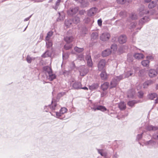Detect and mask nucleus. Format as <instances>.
Here are the masks:
<instances>
[{
  "label": "nucleus",
  "mask_w": 158,
  "mask_h": 158,
  "mask_svg": "<svg viewBox=\"0 0 158 158\" xmlns=\"http://www.w3.org/2000/svg\"><path fill=\"white\" fill-rule=\"evenodd\" d=\"M72 22L73 21L71 19H66L65 21V24L66 27H69Z\"/></svg>",
  "instance_id": "obj_29"
},
{
  "label": "nucleus",
  "mask_w": 158,
  "mask_h": 158,
  "mask_svg": "<svg viewBox=\"0 0 158 158\" xmlns=\"http://www.w3.org/2000/svg\"><path fill=\"white\" fill-rule=\"evenodd\" d=\"M33 59L29 55L27 56L26 58V60L28 63H30Z\"/></svg>",
  "instance_id": "obj_44"
},
{
  "label": "nucleus",
  "mask_w": 158,
  "mask_h": 158,
  "mask_svg": "<svg viewBox=\"0 0 158 158\" xmlns=\"http://www.w3.org/2000/svg\"><path fill=\"white\" fill-rule=\"evenodd\" d=\"M157 5L156 1H153L150 2L148 4V7L149 8H152L155 7Z\"/></svg>",
  "instance_id": "obj_28"
},
{
  "label": "nucleus",
  "mask_w": 158,
  "mask_h": 158,
  "mask_svg": "<svg viewBox=\"0 0 158 158\" xmlns=\"http://www.w3.org/2000/svg\"><path fill=\"white\" fill-rule=\"evenodd\" d=\"M61 1V0H57L55 5L52 6V8L55 10H57L60 5Z\"/></svg>",
  "instance_id": "obj_23"
},
{
  "label": "nucleus",
  "mask_w": 158,
  "mask_h": 158,
  "mask_svg": "<svg viewBox=\"0 0 158 158\" xmlns=\"http://www.w3.org/2000/svg\"><path fill=\"white\" fill-rule=\"evenodd\" d=\"M101 78L102 80H105L107 78V75L105 72H102L100 74Z\"/></svg>",
  "instance_id": "obj_34"
},
{
  "label": "nucleus",
  "mask_w": 158,
  "mask_h": 158,
  "mask_svg": "<svg viewBox=\"0 0 158 158\" xmlns=\"http://www.w3.org/2000/svg\"><path fill=\"white\" fill-rule=\"evenodd\" d=\"M98 87V85L97 84H94L90 86L89 89H93L96 88Z\"/></svg>",
  "instance_id": "obj_50"
},
{
  "label": "nucleus",
  "mask_w": 158,
  "mask_h": 158,
  "mask_svg": "<svg viewBox=\"0 0 158 158\" xmlns=\"http://www.w3.org/2000/svg\"><path fill=\"white\" fill-rule=\"evenodd\" d=\"M74 50L77 52L80 53L83 51L84 49L83 48H79L77 47H76L74 48Z\"/></svg>",
  "instance_id": "obj_38"
},
{
  "label": "nucleus",
  "mask_w": 158,
  "mask_h": 158,
  "mask_svg": "<svg viewBox=\"0 0 158 158\" xmlns=\"http://www.w3.org/2000/svg\"><path fill=\"white\" fill-rule=\"evenodd\" d=\"M118 106L120 110H122L126 108V104L124 102H121L118 104Z\"/></svg>",
  "instance_id": "obj_24"
},
{
  "label": "nucleus",
  "mask_w": 158,
  "mask_h": 158,
  "mask_svg": "<svg viewBox=\"0 0 158 158\" xmlns=\"http://www.w3.org/2000/svg\"><path fill=\"white\" fill-rule=\"evenodd\" d=\"M126 14V12L124 11H122L120 12L119 14L121 15H124Z\"/></svg>",
  "instance_id": "obj_61"
},
{
  "label": "nucleus",
  "mask_w": 158,
  "mask_h": 158,
  "mask_svg": "<svg viewBox=\"0 0 158 158\" xmlns=\"http://www.w3.org/2000/svg\"><path fill=\"white\" fill-rule=\"evenodd\" d=\"M71 67L72 68V69H73V68H74L75 67V63H74V62H72L71 64V65H70Z\"/></svg>",
  "instance_id": "obj_59"
},
{
  "label": "nucleus",
  "mask_w": 158,
  "mask_h": 158,
  "mask_svg": "<svg viewBox=\"0 0 158 158\" xmlns=\"http://www.w3.org/2000/svg\"><path fill=\"white\" fill-rule=\"evenodd\" d=\"M145 128L149 131H155L158 130V127L149 125L146 126Z\"/></svg>",
  "instance_id": "obj_6"
},
{
  "label": "nucleus",
  "mask_w": 158,
  "mask_h": 158,
  "mask_svg": "<svg viewBox=\"0 0 158 158\" xmlns=\"http://www.w3.org/2000/svg\"><path fill=\"white\" fill-rule=\"evenodd\" d=\"M127 38L125 35L119 36L118 39V41L120 44L125 43L127 41Z\"/></svg>",
  "instance_id": "obj_9"
},
{
  "label": "nucleus",
  "mask_w": 158,
  "mask_h": 158,
  "mask_svg": "<svg viewBox=\"0 0 158 158\" xmlns=\"http://www.w3.org/2000/svg\"><path fill=\"white\" fill-rule=\"evenodd\" d=\"M72 45L71 44H66L64 46V48L66 50L70 49L72 47Z\"/></svg>",
  "instance_id": "obj_45"
},
{
  "label": "nucleus",
  "mask_w": 158,
  "mask_h": 158,
  "mask_svg": "<svg viewBox=\"0 0 158 158\" xmlns=\"http://www.w3.org/2000/svg\"><path fill=\"white\" fill-rule=\"evenodd\" d=\"M118 155L117 154V153H115L113 155V158H118Z\"/></svg>",
  "instance_id": "obj_64"
},
{
  "label": "nucleus",
  "mask_w": 158,
  "mask_h": 158,
  "mask_svg": "<svg viewBox=\"0 0 158 158\" xmlns=\"http://www.w3.org/2000/svg\"><path fill=\"white\" fill-rule=\"evenodd\" d=\"M111 48L114 51H115L117 50V46L116 44H113L111 45Z\"/></svg>",
  "instance_id": "obj_47"
},
{
  "label": "nucleus",
  "mask_w": 158,
  "mask_h": 158,
  "mask_svg": "<svg viewBox=\"0 0 158 158\" xmlns=\"http://www.w3.org/2000/svg\"><path fill=\"white\" fill-rule=\"evenodd\" d=\"M157 74V72L154 69H151L149 71V75L151 77H153L156 76Z\"/></svg>",
  "instance_id": "obj_15"
},
{
  "label": "nucleus",
  "mask_w": 158,
  "mask_h": 158,
  "mask_svg": "<svg viewBox=\"0 0 158 158\" xmlns=\"http://www.w3.org/2000/svg\"><path fill=\"white\" fill-rule=\"evenodd\" d=\"M145 70L144 69H142L140 70L139 72V76L142 77L144 75Z\"/></svg>",
  "instance_id": "obj_41"
},
{
  "label": "nucleus",
  "mask_w": 158,
  "mask_h": 158,
  "mask_svg": "<svg viewBox=\"0 0 158 158\" xmlns=\"http://www.w3.org/2000/svg\"><path fill=\"white\" fill-rule=\"evenodd\" d=\"M133 74V71H132L131 70L127 71L125 74V75L124 76L125 77H128L130 76Z\"/></svg>",
  "instance_id": "obj_35"
},
{
  "label": "nucleus",
  "mask_w": 158,
  "mask_h": 158,
  "mask_svg": "<svg viewBox=\"0 0 158 158\" xmlns=\"http://www.w3.org/2000/svg\"><path fill=\"white\" fill-rule=\"evenodd\" d=\"M98 153L105 158H109L110 156L108 155L107 152L103 149H97Z\"/></svg>",
  "instance_id": "obj_2"
},
{
  "label": "nucleus",
  "mask_w": 158,
  "mask_h": 158,
  "mask_svg": "<svg viewBox=\"0 0 158 158\" xmlns=\"http://www.w3.org/2000/svg\"><path fill=\"white\" fill-rule=\"evenodd\" d=\"M47 107H49L50 109L52 110H56L57 108V104L56 102H52V104L50 106H44V109L46 112L48 111L46 108Z\"/></svg>",
  "instance_id": "obj_8"
},
{
  "label": "nucleus",
  "mask_w": 158,
  "mask_h": 158,
  "mask_svg": "<svg viewBox=\"0 0 158 158\" xmlns=\"http://www.w3.org/2000/svg\"><path fill=\"white\" fill-rule=\"evenodd\" d=\"M117 1L118 3L123 4L125 2L126 0H117Z\"/></svg>",
  "instance_id": "obj_51"
},
{
  "label": "nucleus",
  "mask_w": 158,
  "mask_h": 158,
  "mask_svg": "<svg viewBox=\"0 0 158 158\" xmlns=\"http://www.w3.org/2000/svg\"><path fill=\"white\" fill-rule=\"evenodd\" d=\"M138 103V102L135 100L129 101L128 102L127 105L130 106L132 107L134 105Z\"/></svg>",
  "instance_id": "obj_36"
},
{
  "label": "nucleus",
  "mask_w": 158,
  "mask_h": 158,
  "mask_svg": "<svg viewBox=\"0 0 158 158\" xmlns=\"http://www.w3.org/2000/svg\"><path fill=\"white\" fill-rule=\"evenodd\" d=\"M56 117L58 118H59L61 116V115L62 114H61V113H60V112H56Z\"/></svg>",
  "instance_id": "obj_54"
},
{
  "label": "nucleus",
  "mask_w": 158,
  "mask_h": 158,
  "mask_svg": "<svg viewBox=\"0 0 158 158\" xmlns=\"http://www.w3.org/2000/svg\"><path fill=\"white\" fill-rule=\"evenodd\" d=\"M135 92L133 89L129 90L127 93V97L129 98H132L134 96Z\"/></svg>",
  "instance_id": "obj_22"
},
{
  "label": "nucleus",
  "mask_w": 158,
  "mask_h": 158,
  "mask_svg": "<svg viewBox=\"0 0 158 158\" xmlns=\"http://www.w3.org/2000/svg\"><path fill=\"white\" fill-rule=\"evenodd\" d=\"M118 83V81L114 77L113 78L110 83V88L115 87Z\"/></svg>",
  "instance_id": "obj_11"
},
{
  "label": "nucleus",
  "mask_w": 158,
  "mask_h": 158,
  "mask_svg": "<svg viewBox=\"0 0 158 158\" xmlns=\"http://www.w3.org/2000/svg\"><path fill=\"white\" fill-rule=\"evenodd\" d=\"M134 57L136 59L140 60L143 59L144 57V56L141 53H136L134 55Z\"/></svg>",
  "instance_id": "obj_14"
},
{
  "label": "nucleus",
  "mask_w": 158,
  "mask_h": 158,
  "mask_svg": "<svg viewBox=\"0 0 158 158\" xmlns=\"http://www.w3.org/2000/svg\"><path fill=\"white\" fill-rule=\"evenodd\" d=\"M46 45L47 48H49L52 45V44L51 41L46 42Z\"/></svg>",
  "instance_id": "obj_46"
},
{
  "label": "nucleus",
  "mask_w": 158,
  "mask_h": 158,
  "mask_svg": "<svg viewBox=\"0 0 158 158\" xmlns=\"http://www.w3.org/2000/svg\"><path fill=\"white\" fill-rule=\"evenodd\" d=\"M115 78L117 79V80L118 81V82L120 80L123 79L125 77L124 76V75L123 74H122L121 75H120L119 76H116L115 77Z\"/></svg>",
  "instance_id": "obj_39"
},
{
  "label": "nucleus",
  "mask_w": 158,
  "mask_h": 158,
  "mask_svg": "<svg viewBox=\"0 0 158 158\" xmlns=\"http://www.w3.org/2000/svg\"><path fill=\"white\" fill-rule=\"evenodd\" d=\"M143 93L142 91H139L138 92V97L139 98H142L143 96Z\"/></svg>",
  "instance_id": "obj_52"
},
{
  "label": "nucleus",
  "mask_w": 158,
  "mask_h": 158,
  "mask_svg": "<svg viewBox=\"0 0 158 158\" xmlns=\"http://www.w3.org/2000/svg\"><path fill=\"white\" fill-rule=\"evenodd\" d=\"M80 75L81 76H84L88 72V70L84 67H82L80 70Z\"/></svg>",
  "instance_id": "obj_13"
},
{
  "label": "nucleus",
  "mask_w": 158,
  "mask_h": 158,
  "mask_svg": "<svg viewBox=\"0 0 158 158\" xmlns=\"http://www.w3.org/2000/svg\"><path fill=\"white\" fill-rule=\"evenodd\" d=\"M97 10V9L96 7L91 8L88 11V15L89 16H92L94 15L96 13Z\"/></svg>",
  "instance_id": "obj_7"
},
{
  "label": "nucleus",
  "mask_w": 158,
  "mask_h": 158,
  "mask_svg": "<svg viewBox=\"0 0 158 158\" xmlns=\"http://www.w3.org/2000/svg\"><path fill=\"white\" fill-rule=\"evenodd\" d=\"M157 97V94L155 93H153L149 94L148 96V98L150 99L153 100L154 98Z\"/></svg>",
  "instance_id": "obj_27"
},
{
  "label": "nucleus",
  "mask_w": 158,
  "mask_h": 158,
  "mask_svg": "<svg viewBox=\"0 0 158 158\" xmlns=\"http://www.w3.org/2000/svg\"><path fill=\"white\" fill-rule=\"evenodd\" d=\"M152 83L151 81L149 80L145 81L143 84V88H146L149 85H151Z\"/></svg>",
  "instance_id": "obj_37"
},
{
  "label": "nucleus",
  "mask_w": 158,
  "mask_h": 158,
  "mask_svg": "<svg viewBox=\"0 0 158 158\" xmlns=\"http://www.w3.org/2000/svg\"><path fill=\"white\" fill-rule=\"evenodd\" d=\"M153 138L155 139H158V134H154L153 135Z\"/></svg>",
  "instance_id": "obj_58"
},
{
  "label": "nucleus",
  "mask_w": 158,
  "mask_h": 158,
  "mask_svg": "<svg viewBox=\"0 0 158 158\" xmlns=\"http://www.w3.org/2000/svg\"><path fill=\"white\" fill-rule=\"evenodd\" d=\"M53 35V32L52 31L48 32L47 33V36L51 38Z\"/></svg>",
  "instance_id": "obj_56"
},
{
  "label": "nucleus",
  "mask_w": 158,
  "mask_h": 158,
  "mask_svg": "<svg viewBox=\"0 0 158 158\" xmlns=\"http://www.w3.org/2000/svg\"><path fill=\"white\" fill-rule=\"evenodd\" d=\"M77 59L80 60H83L84 59V55L82 54L79 55L77 57Z\"/></svg>",
  "instance_id": "obj_53"
},
{
  "label": "nucleus",
  "mask_w": 158,
  "mask_h": 158,
  "mask_svg": "<svg viewBox=\"0 0 158 158\" xmlns=\"http://www.w3.org/2000/svg\"><path fill=\"white\" fill-rule=\"evenodd\" d=\"M84 21L85 23H88L90 21V18H86L84 19Z\"/></svg>",
  "instance_id": "obj_55"
},
{
  "label": "nucleus",
  "mask_w": 158,
  "mask_h": 158,
  "mask_svg": "<svg viewBox=\"0 0 158 158\" xmlns=\"http://www.w3.org/2000/svg\"><path fill=\"white\" fill-rule=\"evenodd\" d=\"M47 76H48V79L50 81H52L53 79H55L56 78V75L53 74L52 72Z\"/></svg>",
  "instance_id": "obj_21"
},
{
  "label": "nucleus",
  "mask_w": 158,
  "mask_h": 158,
  "mask_svg": "<svg viewBox=\"0 0 158 158\" xmlns=\"http://www.w3.org/2000/svg\"><path fill=\"white\" fill-rule=\"evenodd\" d=\"M73 38L72 36H67L64 38V40L67 43H69L73 41Z\"/></svg>",
  "instance_id": "obj_25"
},
{
  "label": "nucleus",
  "mask_w": 158,
  "mask_h": 158,
  "mask_svg": "<svg viewBox=\"0 0 158 158\" xmlns=\"http://www.w3.org/2000/svg\"><path fill=\"white\" fill-rule=\"evenodd\" d=\"M98 34L97 32H93L91 35V38L92 40H94L97 39Z\"/></svg>",
  "instance_id": "obj_20"
},
{
  "label": "nucleus",
  "mask_w": 158,
  "mask_h": 158,
  "mask_svg": "<svg viewBox=\"0 0 158 158\" xmlns=\"http://www.w3.org/2000/svg\"><path fill=\"white\" fill-rule=\"evenodd\" d=\"M67 109L65 107L62 108L60 110V113L61 114H63L67 112Z\"/></svg>",
  "instance_id": "obj_48"
},
{
  "label": "nucleus",
  "mask_w": 158,
  "mask_h": 158,
  "mask_svg": "<svg viewBox=\"0 0 158 158\" xmlns=\"http://www.w3.org/2000/svg\"><path fill=\"white\" fill-rule=\"evenodd\" d=\"M102 21L101 19H100L98 20V25L101 26L102 25Z\"/></svg>",
  "instance_id": "obj_57"
},
{
  "label": "nucleus",
  "mask_w": 158,
  "mask_h": 158,
  "mask_svg": "<svg viewBox=\"0 0 158 158\" xmlns=\"http://www.w3.org/2000/svg\"><path fill=\"white\" fill-rule=\"evenodd\" d=\"M73 87L75 89H80L82 86L80 82H75L72 85Z\"/></svg>",
  "instance_id": "obj_17"
},
{
  "label": "nucleus",
  "mask_w": 158,
  "mask_h": 158,
  "mask_svg": "<svg viewBox=\"0 0 158 158\" xmlns=\"http://www.w3.org/2000/svg\"><path fill=\"white\" fill-rule=\"evenodd\" d=\"M106 64V61L104 60H101L99 62L98 65V69L99 71L102 70L104 68Z\"/></svg>",
  "instance_id": "obj_4"
},
{
  "label": "nucleus",
  "mask_w": 158,
  "mask_h": 158,
  "mask_svg": "<svg viewBox=\"0 0 158 158\" xmlns=\"http://www.w3.org/2000/svg\"><path fill=\"white\" fill-rule=\"evenodd\" d=\"M50 37H49L48 36H47L45 38V41L46 42L48 41H50Z\"/></svg>",
  "instance_id": "obj_62"
},
{
  "label": "nucleus",
  "mask_w": 158,
  "mask_h": 158,
  "mask_svg": "<svg viewBox=\"0 0 158 158\" xmlns=\"http://www.w3.org/2000/svg\"><path fill=\"white\" fill-rule=\"evenodd\" d=\"M111 53V51L109 49H107L103 51L102 53V56L106 57L110 55Z\"/></svg>",
  "instance_id": "obj_19"
},
{
  "label": "nucleus",
  "mask_w": 158,
  "mask_h": 158,
  "mask_svg": "<svg viewBox=\"0 0 158 158\" xmlns=\"http://www.w3.org/2000/svg\"><path fill=\"white\" fill-rule=\"evenodd\" d=\"M109 85V83L107 82H105L102 85L101 88L103 90H105L108 88Z\"/></svg>",
  "instance_id": "obj_31"
},
{
  "label": "nucleus",
  "mask_w": 158,
  "mask_h": 158,
  "mask_svg": "<svg viewBox=\"0 0 158 158\" xmlns=\"http://www.w3.org/2000/svg\"><path fill=\"white\" fill-rule=\"evenodd\" d=\"M143 133L140 134H138L137 136L136 140H140L142 138L143 136Z\"/></svg>",
  "instance_id": "obj_49"
},
{
  "label": "nucleus",
  "mask_w": 158,
  "mask_h": 158,
  "mask_svg": "<svg viewBox=\"0 0 158 158\" xmlns=\"http://www.w3.org/2000/svg\"><path fill=\"white\" fill-rule=\"evenodd\" d=\"M78 10V8L77 7H73L70 8L68 11V14L70 15H73L76 14Z\"/></svg>",
  "instance_id": "obj_3"
},
{
  "label": "nucleus",
  "mask_w": 158,
  "mask_h": 158,
  "mask_svg": "<svg viewBox=\"0 0 158 158\" xmlns=\"http://www.w3.org/2000/svg\"><path fill=\"white\" fill-rule=\"evenodd\" d=\"M43 69L47 75L52 72L51 68L50 67L48 66L44 67Z\"/></svg>",
  "instance_id": "obj_16"
},
{
  "label": "nucleus",
  "mask_w": 158,
  "mask_h": 158,
  "mask_svg": "<svg viewBox=\"0 0 158 158\" xmlns=\"http://www.w3.org/2000/svg\"><path fill=\"white\" fill-rule=\"evenodd\" d=\"M51 56V52L48 51H47L42 55V56L43 57H50Z\"/></svg>",
  "instance_id": "obj_32"
},
{
  "label": "nucleus",
  "mask_w": 158,
  "mask_h": 158,
  "mask_svg": "<svg viewBox=\"0 0 158 158\" xmlns=\"http://www.w3.org/2000/svg\"><path fill=\"white\" fill-rule=\"evenodd\" d=\"M131 28H134L135 27L136 24L135 23H131Z\"/></svg>",
  "instance_id": "obj_63"
},
{
  "label": "nucleus",
  "mask_w": 158,
  "mask_h": 158,
  "mask_svg": "<svg viewBox=\"0 0 158 158\" xmlns=\"http://www.w3.org/2000/svg\"><path fill=\"white\" fill-rule=\"evenodd\" d=\"M59 17L57 19V21H62L64 18V14L63 12H58Z\"/></svg>",
  "instance_id": "obj_18"
},
{
  "label": "nucleus",
  "mask_w": 158,
  "mask_h": 158,
  "mask_svg": "<svg viewBox=\"0 0 158 158\" xmlns=\"http://www.w3.org/2000/svg\"><path fill=\"white\" fill-rule=\"evenodd\" d=\"M150 61L148 60H143L142 61V65L143 66L148 67L149 66Z\"/></svg>",
  "instance_id": "obj_33"
},
{
  "label": "nucleus",
  "mask_w": 158,
  "mask_h": 158,
  "mask_svg": "<svg viewBox=\"0 0 158 158\" xmlns=\"http://www.w3.org/2000/svg\"><path fill=\"white\" fill-rule=\"evenodd\" d=\"M130 18L133 20H135L137 19V15L135 13H132L130 16Z\"/></svg>",
  "instance_id": "obj_40"
},
{
  "label": "nucleus",
  "mask_w": 158,
  "mask_h": 158,
  "mask_svg": "<svg viewBox=\"0 0 158 158\" xmlns=\"http://www.w3.org/2000/svg\"><path fill=\"white\" fill-rule=\"evenodd\" d=\"M139 14L141 15L149 13V11L145 9L143 6H142L139 9Z\"/></svg>",
  "instance_id": "obj_10"
},
{
  "label": "nucleus",
  "mask_w": 158,
  "mask_h": 158,
  "mask_svg": "<svg viewBox=\"0 0 158 158\" xmlns=\"http://www.w3.org/2000/svg\"><path fill=\"white\" fill-rule=\"evenodd\" d=\"M110 33L107 32L103 33L100 35V39L103 41H108L110 38Z\"/></svg>",
  "instance_id": "obj_1"
},
{
  "label": "nucleus",
  "mask_w": 158,
  "mask_h": 158,
  "mask_svg": "<svg viewBox=\"0 0 158 158\" xmlns=\"http://www.w3.org/2000/svg\"><path fill=\"white\" fill-rule=\"evenodd\" d=\"M97 110H100L104 112L107 110V109L104 106H98L97 107Z\"/></svg>",
  "instance_id": "obj_30"
},
{
  "label": "nucleus",
  "mask_w": 158,
  "mask_h": 158,
  "mask_svg": "<svg viewBox=\"0 0 158 158\" xmlns=\"http://www.w3.org/2000/svg\"><path fill=\"white\" fill-rule=\"evenodd\" d=\"M144 144L146 145H150L153 146L155 145L156 142L153 140H150L149 141L146 142Z\"/></svg>",
  "instance_id": "obj_26"
},
{
  "label": "nucleus",
  "mask_w": 158,
  "mask_h": 158,
  "mask_svg": "<svg viewBox=\"0 0 158 158\" xmlns=\"http://www.w3.org/2000/svg\"><path fill=\"white\" fill-rule=\"evenodd\" d=\"M150 18L148 16H146L142 18L139 21V24L140 25L142 24L145 22H147L149 21Z\"/></svg>",
  "instance_id": "obj_12"
},
{
  "label": "nucleus",
  "mask_w": 158,
  "mask_h": 158,
  "mask_svg": "<svg viewBox=\"0 0 158 158\" xmlns=\"http://www.w3.org/2000/svg\"><path fill=\"white\" fill-rule=\"evenodd\" d=\"M68 57V55L67 54H63V59L64 58H67Z\"/></svg>",
  "instance_id": "obj_60"
},
{
  "label": "nucleus",
  "mask_w": 158,
  "mask_h": 158,
  "mask_svg": "<svg viewBox=\"0 0 158 158\" xmlns=\"http://www.w3.org/2000/svg\"><path fill=\"white\" fill-rule=\"evenodd\" d=\"M85 60L87 61L88 65L89 67H91L93 65V62L91 56L89 53L87 54L85 56Z\"/></svg>",
  "instance_id": "obj_5"
},
{
  "label": "nucleus",
  "mask_w": 158,
  "mask_h": 158,
  "mask_svg": "<svg viewBox=\"0 0 158 158\" xmlns=\"http://www.w3.org/2000/svg\"><path fill=\"white\" fill-rule=\"evenodd\" d=\"M80 20V18L77 17H75L73 20H72L73 22L76 24L79 23Z\"/></svg>",
  "instance_id": "obj_42"
},
{
  "label": "nucleus",
  "mask_w": 158,
  "mask_h": 158,
  "mask_svg": "<svg viewBox=\"0 0 158 158\" xmlns=\"http://www.w3.org/2000/svg\"><path fill=\"white\" fill-rule=\"evenodd\" d=\"M139 69L138 67L134 66L131 70L133 71V74L136 73Z\"/></svg>",
  "instance_id": "obj_43"
}]
</instances>
